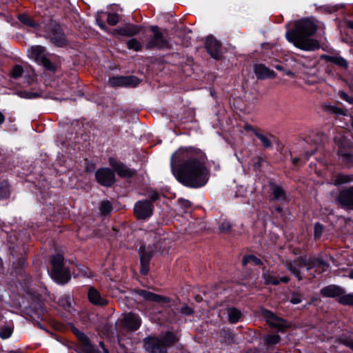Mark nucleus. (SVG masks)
Returning <instances> with one entry per match:
<instances>
[{
  "label": "nucleus",
  "mask_w": 353,
  "mask_h": 353,
  "mask_svg": "<svg viewBox=\"0 0 353 353\" xmlns=\"http://www.w3.org/2000/svg\"><path fill=\"white\" fill-rule=\"evenodd\" d=\"M172 171L176 179L185 186L199 188L208 181V171L203 159L186 150H179L171 159Z\"/></svg>",
  "instance_id": "nucleus-1"
},
{
  "label": "nucleus",
  "mask_w": 353,
  "mask_h": 353,
  "mask_svg": "<svg viewBox=\"0 0 353 353\" xmlns=\"http://www.w3.org/2000/svg\"><path fill=\"white\" fill-rule=\"evenodd\" d=\"M317 30L315 22L308 18L299 20L294 23V28L285 32L286 39L293 45L305 51H314L319 49V42L311 38Z\"/></svg>",
  "instance_id": "nucleus-2"
},
{
  "label": "nucleus",
  "mask_w": 353,
  "mask_h": 353,
  "mask_svg": "<svg viewBox=\"0 0 353 353\" xmlns=\"http://www.w3.org/2000/svg\"><path fill=\"white\" fill-rule=\"evenodd\" d=\"M52 266L50 275L51 277L59 283H66L70 279L68 270L63 265V256L57 254L51 258Z\"/></svg>",
  "instance_id": "nucleus-3"
},
{
  "label": "nucleus",
  "mask_w": 353,
  "mask_h": 353,
  "mask_svg": "<svg viewBox=\"0 0 353 353\" xmlns=\"http://www.w3.org/2000/svg\"><path fill=\"white\" fill-rule=\"evenodd\" d=\"M150 30L153 34L150 37L145 45L147 50L170 48V41L163 36L158 26H151Z\"/></svg>",
  "instance_id": "nucleus-4"
},
{
  "label": "nucleus",
  "mask_w": 353,
  "mask_h": 353,
  "mask_svg": "<svg viewBox=\"0 0 353 353\" xmlns=\"http://www.w3.org/2000/svg\"><path fill=\"white\" fill-rule=\"evenodd\" d=\"M336 201L342 208L353 210V185L341 190L336 197Z\"/></svg>",
  "instance_id": "nucleus-5"
},
{
  "label": "nucleus",
  "mask_w": 353,
  "mask_h": 353,
  "mask_svg": "<svg viewBox=\"0 0 353 353\" xmlns=\"http://www.w3.org/2000/svg\"><path fill=\"white\" fill-rule=\"evenodd\" d=\"M109 163L120 177L131 178L137 173L135 170L128 168L123 163L117 161L113 157L109 158Z\"/></svg>",
  "instance_id": "nucleus-6"
},
{
  "label": "nucleus",
  "mask_w": 353,
  "mask_h": 353,
  "mask_svg": "<svg viewBox=\"0 0 353 353\" xmlns=\"http://www.w3.org/2000/svg\"><path fill=\"white\" fill-rule=\"evenodd\" d=\"M95 176L97 182L105 187L112 185L115 181L114 172L108 168L97 170L95 173Z\"/></svg>",
  "instance_id": "nucleus-7"
},
{
  "label": "nucleus",
  "mask_w": 353,
  "mask_h": 353,
  "mask_svg": "<svg viewBox=\"0 0 353 353\" xmlns=\"http://www.w3.org/2000/svg\"><path fill=\"white\" fill-rule=\"evenodd\" d=\"M139 254L140 256L141 266V274L145 275L149 272V264L151 258L153 256L154 254V250L152 247L148 246V248H146L145 246L143 245L139 248Z\"/></svg>",
  "instance_id": "nucleus-8"
},
{
  "label": "nucleus",
  "mask_w": 353,
  "mask_h": 353,
  "mask_svg": "<svg viewBox=\"0 0 353 353\" xmlns=\"http://www.w3.org/2000/svg\"><path fill=\"white\" fill-rule=\"evenodd\" d=\"M108 82L113 87H135L139 84L140 81L134 76H117L109 78Z\"/></svg>",
  "instance_id": "nucleus-9"
},
{
  "label": "nucleus",
  "mask_w": 353,
  "mask_h": 353,
  "mask_svg": "<svg viewBox=\"0 0 353 353\" xmlns=\"http://www.w3.org/2000/svg\"><path fill=\"white\" fill-rule=\"evenodd\" d=\"M263 316L266 319L267 323L272 327L277 329L279 331H283L284 329L289 327L286 321L276 316L272 312L263 310L262 311Z\"/></svg>",
  "instance_id": "nucleus-10"
},
{
  "label": "nucleus",
  "mask_w": 353,
  "mask_h": 353,
  "mask_svg": "<svg viewBox=\"0 0 353 353\" xmlns=\"http://www.w3.org/2000/svg\"><path fill=\"white\" fill-rule=\"evenodd\" d=\"M134 210L139 219H145L152 214L153 205L147 200L140 201L136 203Z\"/></svg>",
  "instance_id": "nucleus-11"
},
{
  "label": "nucleus",
  "mask_w": 353,
  "mask_h": 353,
  "mask_svg": "<svg viewBox=\"0 0 353 353\" xmlns=\"http://www.w3.org/2000/svg\"><path fill=\"white\" fill-rule=\"evenodd\" d=\"M141 30V26L132 23H127L124 26L112 30L110 33L115 37L121 35L130 37L138 34Z\"/></svg>",
  "instance_id": "nucleus-12"
},
{
  "label": "nucleus",
  "mask_w": 353,
  "mask_h": 353,
  "mask_svg": "<svg viewBox=\"0 0 353 353\" xmlns=\"http://www.w3.org/2000/svg\"><path fill=\"white\" fill-rule=\"evenodd\" d=\"M144 348L150 353H160V351H165L160 338L149 336L143 340Z\"/></svg>",
  "instance_id": "nucleus-13"
},
{
  "label": "nucleus",
  "mask_w": 353,
  "mask_h": 353,
  "mask_svg": "<svg viewBox=\"0 0 353 353\" xmlns=\"http://www.w3.org/2000/svg\"><path fill=\"white\" fill-rule=\"evenodd\" d=\"M301 259H304V257L301 256L294 261H285L283 263L286 269L299 281L303 279L301 268L305 266L301 261Z\"/></svg>",
  "instance_id": "nucleus-14"
},
{
  "label": "nucleus",
  "mask_w": 353,
  "mask_h": 353,
  "mask_svg": "<svg viewBox=\"0 0 353 353\" xmlns=\"http://www.w3.org/2000/svg\"><path fill=\"white\" fill-rule=\"evenodd\" d=\"M221 44L216 39L212 37H208L205 41V48L208 53L214 59H219L221 55Z\"/></svg>",
  "instance_id": "nucleus-15"
},
{
  "label": "nucleus",
  "mask_w": 353,
  "mask_h": 353,
  "mask_svg": "<svg viewBox=\"0 0 353 353\" xmlns=\"http://www.w3.org/2000/svg\"><path fill=\"white\" fill-rule=\"evenodd\" d=\"M301 261H302L303 265L307 267V270L318 268L321 272H324L329 267V265L324 260L320 258L304 257V259H301Z\"/></svg>",
  "instance_id": "nucleus-16"
},
{
  "label": "nucleus",
  "mask_w": 353,
  "mask_h": 353,
  "mask_svg": "<svg viewBox=\"0 0 353 353\" xmlns=\"http://www.w3.org/2000/svg\"><path fill=\"white\" fill-rule=\"evenodd\" d=\"M136 293L143 298L145 301L163 303H168L170 302L169 298L147 290H136Z\"/></svg>",
  "instance_id": "nucleus-17"
},
{
  "label": "nucleus",
  "mask_w": 353,
  "mask_h": 353,
  "mask_svg": "<svg viewBox=\"0 0 353 353\" xmlns=\"http://www.w3.org/2000/svg\"><path fill=\"white\" fill-rule=\"evenodd\" d=\"M320 293L323 297L339 298L345 293V290L340 286L330 285L323 288L320 290Z\"/></svg>",
  "instance_id": "nucleus-18"
},
{
  "label": "nucleus",
  "mask_w": 353,
  "mask_h": 353,
  "mask_svg": "<svg viewBox=\"0 0 353 353\" xmlns=\"http://www.w3.org/2000/svg\"><path fill=\"white\" fill-rule=\"evenodd\" d=\"M270 190L271 191L270 200L286 201L287 194L285 190L280 185L274 183H270Z\"/></svg>",
  "instance_id": "nucleus-19"
},
{
  "label": "nucleus",
  "mask_w": 353,
  "mask_h": 353,
  "mask_svg": "<svg viewBox=\"0 0 353 353\" xmlns=\"http://www.w3.org/2000/svg\"><path fill=\"white\" fill-rule=\"evenodd\" d=\"M88 296L90 302L94 305L103 306L108 303L105 297L101 296L99 292L93 287L89 288Z\"/></svg>",
  "instance_id": "nucleus-20"
},
{
  "label": "nucleus",
  "mask_w": 353,
  "mask_h": 353,
  "mask_svg": "<svg viewBox=\"0 0 353 353\" xmlns=\"http://www.w3.org/2000/svg\"><path fill=\"white\" fill-rule=\"evenodd\" d=\"M48 38L55 46L63 47L67 45L68 41L64 33L60 30L52 31Z\"/></svg>",
  "instance_id": "nucleus-21"
},
{
  "label": "nucleus",
  "mask_w": 353,
  "mask_h": 353,
  "mask_svg": "<svg viewBox=\"0 0 353 353\" xmlns=\"http://www.w3.org/2000/svg\"><path fill=\"white\" fill-rule=\"evenodd\" d=\"M125 326L131 330H137L141 325V320L139 315L134 313H128L124 318Z\"/></svg>",
  "instance_id": "nucleus-22"
},
{
  "label": "nucleus",
  "mask_w": 353,
  "mask_h": 353,
  "mask_svg": "<svg viewBox=\"0 0 353 353\" xmlns=\"http://www.w3.org/2000/svg\"><path fill=\"white\" fill-rule=\"evenodd\" d=\"M263 278L266 284H272L274 285H279L281 282L288 283L290 281V277L285 276L281 277L279 279L276 275L272 272H265L263 274Z\"/></svg>",
  "instance_id": "nucleus-23"
},
{
  "label": "nucleus",
  "mask_w": 353,
  "mask_h": 353,
  "mask_svg": "<svg viewBox=\"0 0 353 353\" xmlns=\"http://www.w3.org/2000/svg\"><path fill=\"white\" fill-rule=\"evenodd\" d=\"M77 336L82 343V351L84 353H100L99 350H95L90 343L89 338L83 332H77Z\"/></svg>",
  "instance_id": "nucleus-24"
},
{
  "label": "nucleus",
  "mask_w": 353,
  "mask_h": 353,
  "mask_svg": "<svg viewBox=\"0 0 353 353\" xmlns=\"http://www.w3.org/2000/svg\"><path fill=\"white\" fill-rule=\"evenodd\" d=\"M254 71L258 79L274 78L275 77L274 72L263 64L255 65Z\"/></svg>",
  "instance_id": "nucleus-25"
},
{
  "label": "nucleus",
  "mask_w": 353,
  "mask_h": 353,
  "mask_svg": "<svg viewBox=\"0 0 353 353\" xmlns=\"http://www.w3.org/2000/svg\"><path fill=\"white\" fill-rule=\"evenodd\" d=\"M321 58L326 62L333 63L344 70L348 68V61L341 56L324 54L321 57Z\"/></svg>",
  "instance_id": "nucleus-26"
},
{
  "label": "nucleus",
  "mask_w": 353,
  "mask_h": 353,
  "mask_svg": "<svg viewBox=\"0 0 353 353\" xmlns=\"http://www.w3.org/2000/svg\"><path fill=\"white\" fill-rule=\"evenodd\" d=\"M45 48L41 46H32L28 52L31 58L34 59L36 61L39 62L43 57H44Z\"/></svg>",
  "instance_id": "nucleus-27"
},
{
  "label": "nucleus",
  "mask_w": 353,
  "mask_h": 353,
  "mask_svg": "<svg viewBox=\"0 0 353 353\" xmlns=\"http://www.w3.org/2000/svg\"><path fill=\"white\" fill-rule=\"evenodd\" d=\"M160 339L161 340L165 350L168 347L171 346L178 341L175 334L170 332L165 333Z\"/></svg>",
  "instance_id": "nucleus-28"
},
{
  "label": "nucleus",
  "mask_w": 353,
  "mask_h": 353,
  "mask_svg": "<svg viewBox=\"0 0 353 353\" xmlns=\"http://www.w3.org/2000/svg\"><path fill=\"white\" fill-rule=\"evenodd\" d=\"M254 133L255 136L261 141L263 146L265 148H270L272 147L271 138H273L274 137L272 134L266 136L256 131H254Z\"/></svg>",
  "instance_id": "nucleus-29"
},
{
  "label": "nucleus",
  "mask_w": 353,
  "mask_h": 353,
  "mask_svg": "<svg viewBox=\"0 0 353 353\" xmlns=\"http://www.w3.org/2000/svg\"><path fill=\"white\" fill-rule=\"evenodd\" d=\"M228 314L229 321L232 323H236L241 316V312L234 307L228 310Z\"/></svg>",
  "instance_id": "nucleus-30"
},
{
  "label": "nucleus",
  "mask_w": 353,
  "mask_h": 353,
  "mask_svg": "<svg viewBox=\"0 0 353 353\" xmlns=\"http://www.w3.org/2000/svg\"><path fill=\"white\" fill-rule=\"evenodd\" d=\"M340 342L353 350V332L343 334L339 339Z\"/></svg>",
  "instance_id": "nucleus-31"
},
{
  "label": "nucleus",
  "mask_w": 353,
  "mask_h": 353,
  "mask_svg": "<svg viewBox=\"0 0 353 353\" xmlns=\"http://www.w3.org/2000/svg\"><path fill=\"white\" fill-rule=\"evenodd\" d=\"M125 43L129 50L138 52L142 49L141 43L135 38L128 40Z\"/></svg>",
  "instance_id": "nucleus-32"
},
{
  "label": "nucleus",
  "mask_w": 353,
  "mask_h": 353,
  "mask_svg": "<svg viewBox=\"0 0 353 353\" xmlns=\"http://www.w3.org/2000/svg\"><path fill=\"white\" fill-rule=\"evenodd\" d=\"M10 196V188L7 181L0 183V200L8 198Z\"/></svg>",
  "instance_id": "nucleus-33"
},
{
  "label": "nucleus",
  "mask_w": 353,
  "mask_h": 353,
  "mask_svg": "<svg viewBox=\"0 0 353 353\" xmlns=\"http://www.w3.org/2000/svg\"><path fill=\"white\" fill-rule=\"evenodd\" d=\"M325 110L330 113L336 115H347V111L340 107L327 105L325 106Z\"/></svg>",
  "instance_id": "nucleus-34"
},
{
  "label": "nucleus",
  "mask_w": 353,
  "mask_h": 353,
  "mask_svg": "<svg viewBox=\"0 0 353 353\" xmlns=\"http://www.w3.org/2000/svg\"><path fill=\"white\" fill-rule=\"evenodd\" d=\"M339 303L344 305L353 306V293L345 294V293L338 299Z\"/></svg>",
  "instance_id": "nucleus-35"
},
{
  "label": "nucleus",
  "mask_w": 353,
  "mask_h": 353,
  "mask_svg": "<svg viewBox=\"0 0 353 353\" xmlns=\"http://www.w3.org/2000/svg\"><path fill=\"white\" fill-rule=\"evenodd\" d=\"M353 182V174H339L334 182L336 185Z\"/></svg>",
  "instance_id": "nucleus-36"
},
{
  "label": "nucleus",
  "mask_w": 353,
  "mask_h": 353,
  "mask_svg": "<svg viewBox=\"0 0 353 353\" xmlns=\"http://www.w3.org/2000/svg\"><path fill=\"white\" fill-rule=\"evenodd\" d=\"M18 19L22 23H23L24 25H26L28 26H30V27H37V24L28 14H19Z\"/></svg>",
  "instance_id": "nucleus-37"
},
{
  "label": "nucleus",
  "mask_w": 353,
  "mask_h": 353,
  "mask_svg": "<svg viewBox=\"0 0 353 353\" xmlns=\"http://www.w3.org/2000/svg\"><path fill=\"white\" fill-rule=\"evenodd\" d=\"M41 94V92H29L26 90L18 92V95L20 97L28 99L40 97Z\"/></svg>",
  "instance_id": "nucleus-38"
},
{
  "label": "nucleus",
  "mask_w": 353,
  "mask_h": 353,
  "mask_svg": "<svg viewBox=\"0 0 353 353\" xmlns=\"http://www.w3.org/2000/svg\"><path fill=\"white\" fill-rule=\"evenodd\" d=\"M263 339L266 345H274L280 342L281 337L278 334L266 335L264 336Z\"/></svg>",
  "instance_id": "nucleus-39"
},
{
  "label": "nucleus",
  "mask_w": 353,
  "mask_h": 353,
  "mask_svg": "<svg viewBox=\"0 0 353 353\" xmlns=\"http://www.w3.org/2000/svg\"><path fill=\"white\" fill-rule=\"evenodd\" d=\"M13 330L11 327L4 326L0 329V337L2 339H6L11 336Z\"/></svg>",
  "instance_id": "nucleus-40"
},
{
  "label": "nucleus",
  "mask_w": 353,
  "mask_h": 353,
  "mask_svg": "<svg viewBox=\"0 0 353 353\" xmlns=\"http://www.w3.org/2000/svg\"><path fill=\"white\" fill-rule=\"evenodd\" d=\"M340 159L343 163L349 167L353 165V155L350 153H343L340 154Z\"/></svg>",
  "instance_id": "nucleus-41"
},
{
  "label": "nucleus",
  "mask_w": 353,
  "mask_h": 353,
  "mask_svg": "<svg viewBox=\"0 0 353 353\" xmlns=\"http://www.w3.org/2000/svg\"><path fill=\"white\" fill-rule=\"evenodd\" d=\"M112 210V204L109 201H103L100 205V210L102 214L110 213Z\"/></svg>",
  "instance_id": "nucleus-42"
},
{
  "label": "nucleus",
  "mask_w": 353,
  "mask_h": 353,
  "mask_svg": "<svg viewBox=\"0 0 353 353\" xmlns=\"http://www.w3.org/2000/svg\"><path fill=\"white\" fill-rule=\"evenodd\" d=\"M38 63L43 65V67L48 70H55L54 64L46 57H43Z\"/></svg>",
  "instance_id": "nucleus-43"
},
{
  "label": "nucleus",
  "mask_w": 353,
  "mask_h": 353,
  "mask_svg": "<svg viewBox=\"0 0 353 353\" xmlns=\"http://www.w3.org/2000/svg\"><path fill=\"white\" fill-rule=\"evenodd\" d=\"M250 261H252L255 265H260L261 263V261L254 255L245 256L242 263L243 265H246Z\"/></svg>",
  "instance_id": "nucleus-44"
},
{
  "label": "nucleus",
  "mask_w": 353,
  "mask_h": 353,
  "mask_svg": "<svg viewBox=\"0 0 353 353\" xmlns=\"http://www.w3.org/2000/svg\"><path fill=\"white\" fill-rule=\"evenodd\" d=\"M23 72V69L22 68V66L19 65H15L12 71H11V76L13 77V78H19L20 77L22 74Z\"/></svg>",
  "instance_id": "nucleus-45"
},
{
  "label": "nucleus",
  "mask_w": 353,
  "mask_h": 353,
  "mask_svg": "<svg viewBox=\"0 0 353 353\" xmlns=\"http://www.w3.org/2000/svg\"><path fill=\"white\" fill-rule=\"evenodd\" d=\"M219 229L221 232L228 233L232 229V224L228 221H224L220 224Z\"/></svg>",
  "instance_id": "nucleus-46"
},
{
  "label": "nucleus",
  "mask_w": 353,
  "mask_h": 353,
  "mask_svg": "<svg viewBox=\"0 0 353 353\" xmlns=\"http://www.w3.org/2000/svg\"><path fill=\"white\" fill-rule=\"evenodd\" d=\"M119 21V17L117 14L110 13L108 15L107 22L110 26H115Z\"/></svg>",
  "instance_id": "nucleus-47"
},
{
  "label": "nucleus",
  "mask_w": 353,
  "mask_h": 353,
  "mask_svg": "<svg viewBox=\"0 0 353 353\" xmlns=\"http://www.w3.org/2000/svg\"><path fill=\"white\" fill-rule=\"evenodd\" d=\"M338 95L340 97L341 99L347 101L350 104H353V97L349 96L347 93H345L343 91H339L338 92Z\"/></svg>",
  "instance_id": "nucleus-48"
},
{
  "label": "nucleus",
  "mask_w": 353,
  "mask_h": 353,
  "mask_svg": "<svg viewBox=\"0 0 353 353\" xmlns=\"http://www.w3.org/2000/svg\"><path fill=\"white\" fill-rule=\"evenodd\" d=\"M323 231V227L320 223H316L314 225V236L315 238H319Z\"/></svg>",
  "instance_id": "nucleus-49"
},
{
  "label": "nucleus",
  "mask_w": 353,
  "mask_h": 353,
  "mask_svg": "<svg viewBox=\"0 0 353 353\" xmlns=\"http://www.w3.org/2000/svg\"><path fill=\"white\" fill-rule=\"evenodd\" d=\"M301 295L298 293H293L290 299V302L293 304H299L301 302Z\"/></svg>",
  "instance_id": "nucleus-50"
},
{
  "label": "nucleus",
  "mask_w": 353,
  "mask_h": 353,
  "mask_svg": "<svg viewBox=\"0 0 353 353\" xmlns=\"http://www.w3.org/2000/svg\"><path fill=\"white\" fill-rule=\"evenodd\" d=\"M148 196L150 198L151 201H155L159 199V194L155 190H151L148 191Z\"/></svg>",
  "instance_id": "nucleus-51"
},
{
  "label": "nucleus",
  "mask_w": 353,
  "mask_h": 353,
  "mask_svg": "<svg viewBox=\"0 0 353 353\" xmlns=\"http://www.w3.org/2000/svg\"><path fill=\"white\" fill-rule=\"evenodd\" d=\"M181 313L186 315H190L193 313L192 309L187 305L182 307L181 309Z\"/></svg>",
  "instance_id": "nucleus-52"
},
{
  "label": "nucleus",
  "mask_w": 353,
  "mask_h": 353,
  "mask_svg": "<svg viewBox=\"0 0 353 353\" xmlns=\"http://www.w3.org/2000/svg\"><path fill=\"white\" fill-rule=\"evenodd\" d=\"M261 161H262V159L261 157H256L254 159V165H253L254 169L256 170L261 167Z\"/></svg>",
  "instance_id": "nucleus-53"
},
{
  "label": "nucleus",
  "mask_w": 353,
  "mask_h": 353,
  "mask_svg": "<svg viewBox=\"0 0 353 353\" xmlns=\"http://www.w3.org/2000/svg\"><path fill=\"white\" fill-rule=\"evenodd\" d=\"M98 25L102 30H107V27L103 22L98 23Z\"/></svg>",
  "instance_id": "nucleus-54"
},
{
  "label": "nucleus",
  "mask_w": 353,
  "mask_h": 353,
  "mask_svg": "<svg viewBox=\"0 0 353 353\" xmlns=\"http://www.w3.org/2000/svg\"><path fill=\"white\" fill-rule=\"evenodd\" d=\"M5 121V117L1 112H0V125L2 124Z\"/></svg>",
  "instance_id": "nucleus-55"
},
{
  "label": "nucleus",
  "mask_w": 353,
  "mask_h": 353,
  "mask_svg": "<svg viewBox=\"0 0 353 353\" xmlns=\"http://www.w3.org/2000/svg\"><path fill=\"white\" fill-rule=\"evenodd\" d=\"M274 68L278 70H280V71H283L284 70V68H283V66L282 65H274Z\"/></svg>",
  "instance_id": "nucleus-56"
},
{
  "label": "nucleus",
  "mask_w": 353,
  "mask_h": 353,
  "mask_svg": "<svg viewBox=\"0 0 353 353\" xmlns=\"http://www.w3.org/2000/svg\"><path fill=\"white\" fill-rule=\"evenodd\" d=\"M299 161H300V159H299V158H294V159H292V163H293L294 165H297V164H298V163L299 162Z\"/></svg>",
  "instance_id": "nucleus-57"
},
{
  "label": "nucleus",
  "mask_w": 353,
  "mask_h": 353,
  "mask_svg": "<svg viewBox=\"0 0 353 353\" xmlns=\"http://www.w3.org/2000/svg\"><path fill=\"white\" fill-rule=\"evenodd\" d=\"M100 345L103 348L104 353H109L108 350L106 348H105L104 344L103 342H100Z\"/></svg>",
  "instance_id": "nucleus-58"
},
{
  "label": "nucleus",
  "mask_w": 353,
  "mask_h": 353,
  "mask_svg": "<svg viewBox=\"0 0 353 353\" xmlns=\"http://www.w3.org/2000/svg\"><path fill=\"white\" fill-rule=\"evenodd\" d=\"M316 150H317V147H316L315 149L314 150H312V152H311L310 154L308 152H306L305 156L307 157H308L309 156L312 155L316 152Z\"/></svg>",
  "instance_id": "nucleus-59"
},
{
  "label": "nucleus",
  "mask_w": 353,
  "mask_h": 353,
  "mask_svg": "<svg viewBox=\"0 0 353 353\" xmlns=\"http://www.w3.org/2000/svg\"><path fill=\"white\" fill-rule=\"evenodd\" d=\"M285 74H286L288 76H292V75L294 74H293V72H292V71H290V70H287V71L285 72Z\"/></svg>",
  "instance_id": "nucleus-60"
},
{
  "label": "nucleus",
  "mask_w": 353,
  "mask_h": 353,
  "mask_svg": "<svg viewBox=\"0 0 353 353\" xmlns=\"http://www.w3.org/2000/svg\"><path fill=\"white\" fill-rule=\"evenodd\" d=\"M349 277L353 279V270H351L349 272Z\"/></svg>",
  "instance_id": "nucleus-61"
},
{
  "label": "nucleus",
  "mask_w": 353,
  "mask_h": 353,
  "mask_svg": "<svg viewBox=\"0 0 353 353\" xmlns=\"http://www.w3.org/2000/svg\"><path fill=\"white\" fill-rule=\"evenodd\" d=\"M195 299H196L197 301H199H199H201L202 300V298L201 297V296L197 295V296H196Z\"/></svg>",
  "instance_id": "nucleus-62"
},
{
  "label": "nucleus",
  "mask_w": 353,
  "mask_h": 353,
  "mask_svg": "<svg viewBox=\"0 0 353 353\" xmlns=\"http://www.w3.org/2000/svg\"><path fill=\"white\" fill-rule=\"evenodd\" d=\"M275 210L278 212H281L282 211V208L281 207H276L275 208Z\"/></svg>",
  "instance_id": "nucleus-63"
},
{
  "label": "nucleus",
  "mask_w": 353,
  "mask_h": 353,
  "mask_svg": "<svg viewBox=\"0 0 353 353\" xmlns=\"http://www.w3.org/2000/svg\"><path fill=\"white\" fill-rule=\"evenodd\" d=\"M350 27L353 28V22H350Z\"/></svg>",
  "instance_id": "nucleus-64"
}]
</instances>
